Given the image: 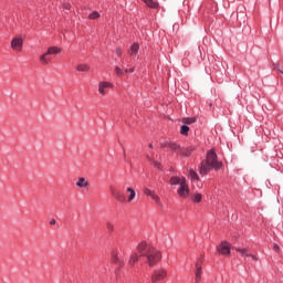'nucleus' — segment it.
I'll return each instance as SVG.
<instances>
[{"label": "nucleus", "instance_id": "7ed1b4c3", "mask_svg": "<svg viewBox=\"0 0 283 283\" xmlns=\"http://www.w3.org/2000/svg\"><path fill=\"white\" fill-rule=\"evenodd\" d=\"M167 277V270L165 269H157L153 272L150 280L153 283L163 282Z\"/></svg>", "mask_w": 283, "mask_h": 283}, {"label": "nucleus", "instance_id": "a19ab883", "mask_svg": "<svg viewBox=\"0 0 283 283\" xmlns=\"http://www.w3.org/2000/svg\"><path fill=\"white\" fill-rule=\"evenodd\" d=\"M124 72H125V74H127V73H129V70L125 69Z\"/></svg>", "mask_w": 283, "mask_h": 283}, {"label": "nucleus", "instance_id": "2eb2a0df", "mask_svg": "<svg viewBox=\"0 0 283 283\" xmlns=\"http://www.w3.org/2000/svg\"><path fill=\"white\" fill-rule=\"evenodd\" d=\"M138 50H140V45L138 43H134L129 50L130 56H136V54H138Z\"/></svg>", "mask_w": 283, "mask_h": 283}, {"label": "nucleus", "instance_id": "37998d69", "mask_svg": "<svg viewBox=\"0 0 283 283\" xmlns=\"http://www.w3.org/2000/svg\"><path fill=\"white\" fill-rule=\"evenodd\" d=\"M149 160H151V158L150 157H147Z\"/></svg>", "mask_w": 283, "mask_h": 283}, {"label": "nucleus", "instance_id": "9d476101", "mask_svg": "<svg viewBox=\"0 0 283 283\" xmlns=\"http://www.w3.org/2000/svg\"><path fill=\"white\" fill-rule=\"evenodd\" d=\"M75 185L80 189H90V181H87V179H85L84 177H80Z\"/></svg>", "mask_w": 283, "mask_h": 283}, {"label": "nucleus", "instance_id": "ddd939ff", "mask_svg": "<svg viewBox=\"0 0 283 283\" xmlns=\"http://www.w3.org/2000/svg\"><path fill=\"white\" fill-rule=\"evenodd\" d=\"M111 193H112L113 198L118 200V202L125 201V197L123 196V193H120L119 191H116V189H114L112 187H111Z\"/></svg>", "mask_w": 283, "mask_h": 283}, {"label": "nucleus", "instance_id": "0eeeda50", "mask_svg": "<svg viewBox=\"0 0 283 283\" xmlns=\"http://www.w3.org/2000/svg\"><path fill=\"white\" fill-rule=\"evenodd\" d=\"M114 87V84L111 82L102 81L98 83V93L101 96H107V90H112Z\"/></svg>", "mask_w": 283, "mask_h": 283}, {"label": "nucleus", "instance_id": "423d86ee", "mask_svg": "<svg viewBox=\"0 0 283 283\" xmlns=\"http://www.w3.org/2000/svg\"><path fill=\"white\" fill-rule=\"evenodd\" d=\"M11 48L14 52H21L23 50V38L15 36L11 40Z\"/></svg>", "mask_w": 283, "mask_h": 283}, {"label": "nucleus", "instance_id": "4468645a", "mask_svg": "<svg viewBox=\"0 0 283 283\" xmlns=\"http://www.w3.org/2000/svg\"><path fill=\"white\" fill-rule=\"evenodd\" d=\"M187 179L185 177H171L170 178V185H181V182H185Z\"/></svg>", "mask_w": 283, "mask_h": 283}, {"label": "nucleus", "instance_id": "ea45409f", "mask_svg": "<svg viewBox=\"0 0 283 283\" xmlns=\"http://www.w3.org/2000/svg\"><path fill=\"white\" fill-rule=\"evenodd\" d=\"M50 224H52V226L56 224V220L52 219V220L50 221Z\"/></svg>", "mask_w": 283, "mask_h": 283}, {"label": "nucleus", "instance_id": "6e6552de", "mask_svg": "<svg viewBox=\"0 0 283 283\" xmlns=\"http://www.w3.org/2000/svg\"><path fill=\"white\" fill-rule=\"evenodd\" d=\"M148 249H154L150 245H147V242L143 241L137 245V251L140 253L142 258H146Z\"/></svg>", "mask_w": 283, "mask_h": 283}, {"label": "nucleus", "instance_id": "9b49d317", "mask_svg": "<svg viewBox=\"0 0 283 283\" xmlns=\"http://www.w3.org/2000/svg\"><path fill=\"white\" fill-rule=\"evenodd\" d=\"M61 52H63L62 48H60V46H50L46 51V54L49 56H52V55L61 54Z\"/></svg>", "mask_w": 283, "mask_h": 283}, {"label": "nucleus", "instance_id": "f257e3e1", "mask_svg": "<svg viewBox=\"0 0 283 283\" xmlns=\"http://www.w3.org/2000/svg\"><path fill=\"white\" fill-rule=\"evenodd\" d=\"M211 169H214V171H220V169H222V161H218V155L214 149L207 153L206 159L202 160L199 166V174L200 176H207Z\"/></svg>", "mask_w": 283, "mask_h": 283}, {"label": "nucleus", "instance_id": "4be33fe9", "mask_svg": "<svg viewBox=\"0 0 283 283\" xmlns=\"http://www.w3.org/2000/svg\"><path fill=\"white\" fill-rule=\"evenodd\" d=\"M127 191L129 193L128 202H132V200H134V198H136V190H134L133 188H127Z\"/></svg>", "mask_w": 283, "mask_h": 283}, {"label": "nucleus", "instance_id": "e433bc0d", "mask_svg": "<svg viewBox=\"0 0 283 283\" xmlns=\"http://www.w3.org/2000/svg\"><path fill=\"white\" fill-rule=\"evenodd\" d=\"M247 258H252V260L258 261V256H256V255H253V254H247Z\"/></svg>", "mask_w": 283, "mask_h": 283}, {"label": "nucleus", "instance_id": "5701e85b", "mask_svg": "<svg viewBox=\"0 0 283 283\" xmlns=\"http://www.w3.org/2000/svg\"><path fill=\"white\" fill-rule=\"evenodd\" d=\"M182 123L185 125H192V123H196V117H186L182 119Z\"/></svg>", "mask_w": 283, "mask_h": 283}, {"label": "nucleus", "instance_id": "f03ea898", "mask_svg": "<svg viewBox=\"0 0 283 283\" xmlns=\"http://www.w3.org/2000/svg\"><path fill=\"white\" fill-rule=\"evenodd\" d=\"M163 259V255L160 254V251H158L156 248H148L146 260L148 262V266H156L158 262Z\"/></svg>", "mask_w": 283, "mask_h": 283}, {"label": "nucleus", "instance_id": "7c9ffc66", "mask_svg": "<svg viewBox=\"0 0 283 283\" xmlns=\"http://www.w3.org/2000/svg\"><path fill=\"white\" fill-rule=\"evenodd\" d=\"M151 198L156 202V205H159V206L161 205L160 203V197H158L156 193Z\"/></svg>", "mask_w": 283, "mask_h": 283}, {"label": "nucleus", "instance_id": "f8f14e48", "mask_svg": "<svg viewBox=\"0 0 283 283\" xmlns=\"http://www.w3.org/2000/svg\"><path fill=\"white\" fill-rule=\"evenodd\" d=\"M196 269L197 271L195 272V280H196V283L200 282V280H202V265H200L199 262L196 263Z\"/></svg>", "mask_w": 283, "mask_h": 283}, {"label": "nucleus", "instance_id": "a878e982", "mask_svg": "<svg viewBox=\"0 0 283 283\" xmlns=\"http://www.w3.org/2000/svg\"><path fill=\"white\" fill-rule=\"evenodd\" d=\"M180 134L182 136H187V134H189V126L187 125L181 126Z\"/></svg>", "mask_w": 283, "mask_h": 283}, {"label": "nucleus", "instance_id": "f3484780", "mask_svg": "<svg viewBox=\"0 0 283 283\" xmlns=\"http://www.w3.org/2000/svg\"><path fill=\"white\" fill-rule=\"evenodd\" d=\"M48 56H50V55L48 54V52L44 53V54H42V55L40 56V63H42V65H48V64H50L51 60L48 59Z\"/></svg>", "mask_w": 283, "mask_h": 283}, {"label": "nucleus", "instance_id": "bb28decb", "mask_svg": "<svg viewBox=\"0 0 283 283\" xmlns=\"http://www.w3.org/2000/svg\"><path fill=\"white\" fill-rule=\"evenodd\" d=\"M235 251L238 253H241V255H249V253H247L249 251L247 248H243V249L235 248Z\"/></svg>", "mask_w": 283, "mask_h": 283}, {"label": "nucleus", "instance_id": "4c0bfd02", "mask_svg": "<svg viewBox=\"0 0 283 283\" xmlns=\"http://www.w3.org/2000/svg\"><path fill=\"white\" fill-rule=\"evenodd\" d=\"M154 166L160 169V164L158 161H153Z\"/></svg>", "mask_w": 283, "mask_h": 283}, {"label": "nucleus", "instance_id": "dca6fc26", "mask_svg": "<svg viewBox=\"0 0 283 283\" xmlns=\"http://www.w3.org/2000/svg\"><path fill=\"white\" fill-rule=\"evenodd\" d=\"M75 70L77 72H90L91 67L90 65L85 64V63H82V64H78Z\"/></svg>", "mask_w": 283, "mask_h": 283}, {"label": "nucleus", "instance_id": "412c9836", "mask_svg": "<svg viewBox=\"0 0 283 283\" xmlns=\"http://www.w3.org/2000/svg\"><path fill=\"white\" fill-rule=\"evenodd\" d=\"M191 200L192 202H196V203H199V202H202V193H195L192 197H191Z\"/></svg>", "mask_w": 283, "mask_h": 283}, {"label": "nucleus", "instance_id": "1a4fd4ad", "mask_svg": "<svg viewBox=\"0 0 283 283\" xmlns=\"http://www.w3.org/2000/svg\"><path fill=\"white\" fill-rule=\"evenodd\" d=\"M112 262L113 264H117L119 268L124 266L125 262L118 256V250L112 251Z\"/></svg>", "mask_w": 283, "mask_h": 283}, {"label": "nucleus", "instance_id": "393cba45", "mask_svg": "<svg viewBox=\"0 0 283 283\" xmlns=\"http://www.w3.org/2000/svg\"><path fill=\"white\" fill-rule=\"evenodd\" d=\"M193 147H188L186 150H180V154L184 156H191V151H193Z\"/></svg>", "mask_w": 283, "mask_h": 283}, {"label": "nucleus", "instance_id": "c9c22d12", "mask_svg": "<svg viewBox=\"0 0 283 283\" xmlns=\"http://www.w3.org/2000/svg\"><path fill=\"white\" fill-rule=\"evenodd\" d=\"M64 10H70V8H72L71 3H64L63 4Z\"/></svg>", "mask_w": 283, "mask_h": 283}, {"label": "nucleus", "instance_id": "79ce46f5", "mask_svg": "<svg viewBox=\"0 0 283 283\" xmlns=\"http://www.w3.org/2000/svg\"><path fill=\"white\" fill-rule=\"evenodd\" d=\"M149 148H150V149H154V145L149 144Z\"/></svg>", "mask_w": 283, "mask_h": 283}, {"label": "nucleus", "instance_id": "a211bd4d", "mask_svg": "<svg viewBox=\"0 0 283 283\" xmlns=\"http://www.w3.org/2000/svg\"><path fill=\"white\" fill-rule=\"evenodd\" d=\"M138 260H139L138 253H136V252L133 253V254L130 255L129 260H128L129 266H134V263H135V262H138Z\"/></svg>", "mask_w": 283, "mask_h": 283}, {"label": "nucleus", "instance_id": "c756f323", "mask_svg": "<svg viewBox=\"0 0 283 283\" xmlns=\"http://www.w3.org/2000/svg\"><path fill=\"white\" fill-rule=\"evenodd\" d=\"M145 196H149L150 198L155 195L150 189L146 188L144 189Z\"/></svg>", "mask_w": 283, "mask_h": 283}, {"label": "nucleus", "instance_id": "20e7f679", "mask_svg": "<svg viewBox=\"0 0 283 283\" xmlns=\"http://www.w3.org/2000/svg\"><path fill=\"white\" fill-rule=\"evenodd\" d=\"M217 251L220 253V255H231V244L227 241H222L217 247Z\"/></svg>", "mask_w": 283, "mask_h": 283}, {"label": "nucleus", "instance_id": "2f4dec72", "mask_svg": "<svg viewBox=\"0 0 283 283\" xmlns=\"http://www.w3.org/2000/svg\"><path fill=\"white\" fill-rule=\"evenodd\" d=\"M115 52H116L117 56H123V50H120V48H116Z\"/></svg>", "mask_w": 283, "mask_h": 283}, {"label": "nucleus", "instance_id": "39448f33", "mask_svg": "<svg viewBox=\"0 0 283 283\" xmlns=\"http://www.w3.org/2000/svg\"><path fill=\"white\" fill-rule=\"evenodd\" d=\"M189 185L187 184V179L182 181L177 190L179 198H188L189 197Z\"/></svg>", "mask_w": 283, "mask_h": 283}, {"label": "nucleus", "instance_id": "c85d7f7f", "mask_svg": "<svg viewBox=\"0 0 283 283\" xmlns=\"http://www.w3.org/2000/svg\"><path fill=\"white\" fill-rule=\"evenodd\" d=\"M99 17L101 14L97 11H94L88 15L91 20L98 19Z\"/></svg>", "mask_w": 283, "mask_h": 283}, {"label": "nucleus", "instance_id": "58836bf2", "mask_svg": "<svg viewBox=\"0 0 283 283\" xmlns=\"http://www.w3.org/2000/svg\"><path fill=\"white\" fill-rule=\"evenodd\" d=\"M135 70H136V67L133 66L130 70H128V72H129L130 74H134Z\"/></svg>", "mask_w": 283, "mask_h": 283}, {"label": "nucleus", "instance_id": "cd10ccee", "mask_svg": "<svg viewBox=\"0 0 283 283\" xmlns=\"http://www.w3.org/2000/svg\"><path fill=\"white\" fill-rule=\"evenodd\" d=\"M115 74H117V76H123L125 72L123 69H120V66H115Z\"/></svg>", "mask_w": 283, "mask_h": 283}, {"label": "nucleus", "instance_id": "aec40b11", "mask_svg": "<svg viewBox=\"0 0 283 283\" xmlns=\"http://www.w3.org/2000/svg\"><path fill=\"white\" fill-rule=\"evenodd\" d=\"M144 1V3H146V6H148V8H153L156 10V8H158V2L154 1V0H142Z\"/></svg>", "mask_w": 283, "mask_h": 283}, {"label": "nucleus", "instance_id": "b1692460", "mask_svg": "<svg viewBox=\"0 0 283 283\" xmlns=\"http://www.w3.org/2000/svg\"><path fill=\"white\" fill-rule=\"evenodd\" d=\"M168 147H169V149H172V151H181L180 147L176 143H169Z\"/></svg>", "mask_w": 283, "mask_h": 283}, {"label": "nucleus", "instance_id": "72a5a7b5", "mask_svg": "<svg viewBox=\"0 0 283 283\" xmlns=\"http://www.w3.org/2000/svg\"><path fill=\"white\" fill-rule=\"evenodd\" d=\"M274 70H276V72H280V74H283V70L280 69V64H275Z\"/></svg>", "mask_w": 283, "mask_h": 283}, {"label": "nucleus", "instance_id": "6ab92c4d", "mask_svg": "<svg viewBox=\"0 0 283 283\" xmlns=\"http://www.w3.org/2000/svg\"><path fill=\"white\" fill-rule=\"evenodd\" d=\"M188 178H190V180H200V177L198 176V172H196L193 169H190L189 170V175H188Z\"/></svg>", "mask_w": 283, "mask_h": 283}, {"label": "nucleus", "instance_id": "473e14b6", "mask_svg": "<svg viewBox=\"0 0 283 283\" xmlns=\"http://www.w3.org/2000/svg\"><path fill=\"white\" fill-rule=\"evenodd\" d=\"M106 228L108 229V231H114V224L109 222L106 223Z\"/></svg>", "mask_w": 283, "mask_h": 283}, {"label": "nucleus", "instance_id": "f704fd0d", "mask_svg": "<svg viewBox=\"0 0 283 283\" xmlns=\"http://www.w3.org/2000/svg\"><path fill=\"white\" fill-rule=\"evenodd\" d=\"M273 251H275L276 253H280V245H277L276 243L273 244Z\"/></svg>", "mask_w": 283, "mask_h": 283}]
</instances>
